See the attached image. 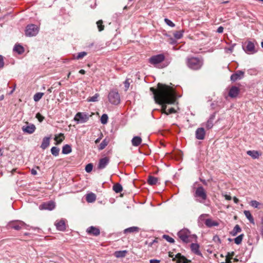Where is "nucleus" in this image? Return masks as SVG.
Wrapping results in <instances>:
<instances>
[{"label": "nucleus", "instance_id": "nucleus-56", "mask_svg": "<svg viewBox=\"0 0 263 263\" xmlns=\"http://www.w3.org/2000/svg\"><path fill=\"white\" fill-rule=\"evenodd\" d=\"M226 263H231V258L229 257L228 256L226 258Z\"/></svg>", "mask_w": 263, "mask_h": 263}, {"label": "nucleus", "instance_id": "nucleus-54", "mask_svg": "<svg viewBox=\"0 0 263 263\" xmlns=\"http://www.w3.org/2000/svg\"><path fill=\"white\" fill-rule=\"evenodd\" d=\"M223 31V28L221 26H220L217 29V32L218 33H222Z\"/></svg>", "mask_w": 263, "mask_h": 263}, {"label": "nucleus", "instance_id": "nucleus-8", "mask_svg": "<svg viewBox=\"0 0 263 263\" xmlns=\"http://www.w3.org/2000/svg\"><path fill=\"white\" fill-rule=\"evenodd\" d=\"M8 226L11 229L20 230L22 228H26L27 224L23 221L16 220L10 222L8 224Z\"/></svg>", "mask_w": 263, "mask_h": 263}, {"label": "nucleus", "instance_id": "nucleus-34", "mask_svg": "<svg viewBox=\"0 0 263 263\" xmlns=\"http://www.w3.org/2000/svg\"><path fill=\"white\" fill-rule=\"evenodd\" d=\"M87 54L85 51L81 52L78 53L77 55H74L73 58L76 60H80L83 59L85 56Z\"/></svg>", "mask_w": 263, "mask_h": 263}, {"label": "nucleus", "instance_id": "nucleus-18", "mask_svg": "<svg viewBox=\"0 0 263 263\" xmlns=\"http://www.w3.org/2000/svg\"><path fill=\"white\" fill-rule=\"evenodd\" d=\"M87 232L94 236H98L100 234V230L95 227L91 226L87 229Z\"/></svg>", "mask_w": 263, "mask_h": 263}, {"label": "nucleus", "instance_id": "nucleus-9", "mask_svg": "<svg viewBox=\"0 0 263 263\" xmlns=\"http://www.w3.org/2000/svg\"><path fill=\"white\" fill-rule=\"evenodd\" d=\"M195 197L201 198V200H199V201L201 203L206 200L207 198L206 193L202 186H199L197 188L195 193Z\"/></svg>", "mask_w": 263, "mask_h": 263}, {"label": "nucleus", "instance_id": "nucleus-23", "mask_svg": "<svg viewBox=\"0 0 263 263\" xmlns=\"http://www.w3.org/2000/svg\"><path fill=\"white\" fill-rule=\"evenodd\" d=\"M247 154L253 159L258 158L260 155V154L256 151H248L247 152Z\"/></svg>", "mask_w": 263, "mask_h": 263}, {"label": "nucleus", "instance_id": "nucleus-13", "mask_svg": "<svg viewBox=\"0 0 263 263\" xmlns=\"http://www.w3.org/2000/svg\"><path fill=\"white\" fill-rule=\"evenodd\" d=\"M244 76V72L242 71L238 70L231 76V80L232 81H236L238 80L242 79Z\"/></svg>", "mask_w": 263, "mask_h": 263}, {"label": "nucleus", "instance_id": "nucleus-17", "mask_svg": "<svg viewBox=\"0 0 263 263\" xmlns=\"http://www.w3.org/2000/svg\"><path fill=\"white\" fill-rule=\"evenodd\" d=\"M239 92V89L236 86H233L230 89L229 96L231 98L236 97Z\"/></svg>", "mask_w": 263, "mask_h": 263}, {"label": "nucleus", "instance_id": "nucleus-46", "mask_svg": "<svg viewBox=\"0 0 263 263\" xmlns=\"http://www.w3.org/2000/svg\"><path fill=\"white\" fill-rule=\"evenodd\" d=\"M163 238L165 240H166L168 242H171V243H173L175 241L174 239L173 238L170 237L168 235H164Z\"/></svg>", "mask_w": 263, "mask_h": 263}, {"label": "nucleus", "instance_id": "nucleus-60", "mask_svg": "<svg viewBox=\"0 0 263 263\" xmlns=\"http://www.w3.org/2000/svg\"><path fill=\"white\" fill-rule=\"evenodd\" d=\"M170 43H171V44H175V43H176V41H175V40H174V39H171Z\"/></svg>", "mask_w": 263, "mask_h": 263}, {"label": "nucleus", "instance_id": "nucleus-21", "mask_svg": "<svg viewBox=\"0 0 263 263\" xmlns=\"http://www.w3.org/2000/svg\"><path fill=\"white\" fill-rule=\"evenodd\" d=\"M142 142V139L139 136L134 137L132 140V145L134 146H139Z\"/></svg>", "mask_w": 263, "mask_h": 263}, {"label": "nucleus", "instance_id": "nucleus-28", "mask_svg": "<svg viewBox=\"0 0 263 263\" xmlns=\"http://www.w3.org/2000/svg\"><path fill=\"white\" fill-rule=\"evenodd\" d=\"M64 139V136L63 134L60 133L58 135H55L54 140L56 141V144H60Z\"/></svg>", "mask_w": 263, "mask_h": 263}, {"label": "nucleus", "instance_id": "nucleus-20", "mask_svg": "<svg viewBox=\"0 0 263 263\" xmlns=\"http://www.w3.org/2000/svg\"><path fill=\"white\" fill-rule=\"evenodd\" d=\"M246 51L249 53H254L255 52L254 44L251 42H249L246 46Z\"/></svg>", "mask_w": 263, "mask_h": 263}, {"label": "nucleus", "instance_id": "nucleus-30", "mask_svg": "<svg viewBox=\"0 0 263 263\" xmlns=\"http://www.w3.org/2000/svg\"><path fill=\"white\" fill-rule=\"evenodd\" d=\"M109 139L105 138L104 139L102 142L100 144L98 149L101 151L105 148V147L108 145L109 143Z\"/></svg>", "mask_w": 263, "mask_h": 263}, {"label": "nucleus", "instance_id": "nucleus-64", "mask_svg": "<svg viewBox=\"0 0 263 263\" xmlns=\"http://www.w3.org/2000/svg\"><path fill=\"white\" fill-rule=\"evenodd\" d=\"M52 87H50V88H49L47 90V91H48V92L50 93V92H52Z\"/></svg>", "mask_w": 263, "mask_h": 263}, {"label": "nucleus", "instance_id": "nucleus-39", "mask_svg": "<svg viewBox=\"0 0 263 263\" xmlns=\"http://www.w3.org/2000/svg\"><path fill=\"white\" fill-rule=\"evenodd\" d=\"M60 149L57 147L53 146L51 149V154L54 156H57L59 155Z\"/></svg>", "mask_w": 263, "mask_h": 263}, {"label": "nucleus", "instance_id": "nucleus-48", "mask_svg": "<svg viewBox=\"0 0 263 263\" xmlns=\"http://www.w3.org/2000/svg\"><path fill=\"white\" fill-rule=\"evenodd\" d=\"M260 203L256 200H252L250 202V205L254 208H257Z\"/></svg>", "mask_w": 263, "mask_h": 263}, {"label": "nucleus", "instance_id": "nucleus-51", "mask_svg": "<svg viewBox=\"0 0 263 263\" xmlns=\"http://www.w3.org/2000/svg\"><path fill=\"white\" fill-rule=\"evenodd\" d=\"M129 82L128 80H126L124 82V86L125 87V90H127L129 87Z\"/></svg>", "mask_w": 263, "mask_h": 263}, {"label": "nucleus", "instance_id": "nucleus-45", "mask_svg": "<svg viewBox=\"0 0 263 263\" xmlns=\"http://www.w3.org/2000/svg\"><path fill=\"white\" fill-rule=\"evenodd\" d=\"M93 168V165L91 163H89L86 165L85 167V171L87 173H90L91 172Z\"/></svg>", "mask_w": 263, "mask_h": 263}, {"label": "nucleus", "instance_id": "nucleus-47", "mask_svg": "<svg viewBox=\"0 0 263 263\" xmlns=\"http://www.w3.org/2000/svg\"><path fill=\"white\" fill-rule=\"evenodd\" d=\"M164 22L169 26H171L172 27H173L175 26V24L174 23H173L171 20H168V18H165Z\"/></svg>", "mask_w": 263, "mask_h": 263}, {"label": "nucleus", "instance_id": "nucleus-32", "mask_svg": "<svg viewBox=\"0 0 263 263\" xmlns=\"http://www.w3.org/2000/svg\"><path fill=\"white\" fill-rule=\"evenodd\" d=\"M158 178L153 176H149L147 182L150 185H155L158 182Z\"/></svg>", "mask_w": 263, "mask_h": 263}, {"label": "nucleus", "instance_id": "nucleus-2", "mask_svg": "<svg viewBox=\"0 0 263 263\" xmlns=\"http://www.w3.org/2000/svg\"><path fill=\"white\" fill-rule=\"evenodd\" d=\"M186 64L190 68L193 70H198L201 67L203 62L199 59L193 57L186 59Z\"/></svg>", "mask_w": 263, "mask_h": 263}, {"label": "nucleus", "instance_id": "nucleus-52", "mask_svg": "<svg viewBox=\"0 0 263 263\" xmlns=\"http://www.w3.org/2000/svg\"><path fill=\"white\" fill-rule=\"evenodd\" d=\"M4 66V62L3 57L0 55V68H3Z\"/></svg>", "mask_w": 263, "mask_h": 263}, {"label": "nucleus", "instance_id": "nucleus-55", "mask_svg": "<svg viewBox=\"0 0 263 263\" xmlns=\"http://www.w3.org/2000/svg\"><path fill=\"white\" fill-rule=\"evenodd\" d=\"M31 174H32L33 175H35L37 174L36 171L35 169H34V168H32L31 170Z\"/></svg>", "mask_w": 263, "mask_h": 263}, {"label": "nucleus", "instance_id": "nucleus-3", "mask_svg": "<svg viewBox=\"0 0 263 263\" xmlns=\"http://www.w3.org/2000/svg\"><path fill=\"white\" fill-rule=\"evenodd\" d=\"M179 238L184 243H189L192 241V239L196 238L195 235H191L190 232L186 229L180 230L177 234Z\"/></svg>", "mask_w": 263, "mask_h": 263}, {"label": "nucleus", "instance_id": "nucleus-29", "mask_svg": "<svg viewBox=\"0 0 263 263\" xmlns=\"http://www.w3.org/2000/svg\"><path fill=\"white\" fill-rule=\"evenodd\" d=\"M127 251L126 250L117 251L115 252L114 255L117 258H122L125 257Z\"/></svg>", "mask_w": 263, "mask_h": 263}, {"label": "nucleus", "instance_id": "nucleus-24", "mask_svg": "<svg viewBox=\"0 0 263 263\" xmlns=\"http://www.w3.org/2000/svg\"><path fill=\"white\" fill-rule=\"evenodd\" d=\"M243 213H244L245 215L246 216V218L249 220L250 222L254 224L255 221H254V218H253L251 213H250V212L249 211L245 210V211H244Z\"/></svg>", "mask_w": 263, "mask_h": 263}, {"label": "nucleus", "instance_id": "nucleus-57", "mask_svg": "<svg viewBox=\"0 0 263 263\" xmlns=\"http://www.w3.org/2000/svg\"><path fill=\"white\" fill-rule=\"evenodd\" d=\"M224 197H225V199L227 200H230L232 199L231 197L228 195H225Z\"/></svg>", "mask_w": 263, "mask_h": 263}, {"label": "nucleus", "instance_id": "nucleus-6", "mask_svg": "<svg viewBox=\"0 0 263 263\" xmlns=\"http://www.w3.org/2000/svg\"><path fill=\"white\" fill-rule=\"evenodd\" d=\"M165 59V56L163 54H159L151 57L148 61L149 63L154 65L156 67L160 68L158 65L163 62Z\"/></svg>", "mask_w": 263, "mask_h": 263}, {"label": "nucleus", "instance_id": "nucleus-49", "mask_svg": "<svg viewBox=\"0 0 263 263\" xmlns=\"http://www.w3.org/2000/svg\"><path fill=\"white\" fill-rule=\"evenodd\" d=\"M259 231L260 232V234L263 237V217L261 219L260 227H259Z\"/></svg>", "mask_w": 263, "mask_h": 263}, {"label": "nucleus", "instance_id": "nucleus-25", "mask_svg": "<svg viewBox=\"0 0 263 263\" xmlns=\"http://www.w3.org/2000/svg\"><path fill=\"white\" fill-rule=\"evenodd\" d=\"M86 199L88 202H93L96 199V196L92 193H89L87 194Z\"/></svg>", "mask_w": 263, "mask_h": 263}, {"label": "nucleus", "instance_id": "nucleus-33", "mask_svg": "<svg viewBox=\"0 0 263 263\" xmlns=\"http://www.w3.org/2000/svg\"><path fill=\"white\" fill-rule=\"evenodd\" d=\"M241 231V229L239 225L236 224L233 230L231 231V234L233 236H235L237 234V233L240 232Z\"/></svg>", "mask_w": 263, "mask_h": 263}, {"label": "nucleus", "instance_id": "nucleus-63", "mask_svg": "<svg viewBox=\"0 0 263 263\" xmlns=\"http://www.w3.org/2000/svg\"><path fill=\"white\" fill-rule=\"evenodd\" d=\"M208 216V215H207V214H202L200 216V218H202L203 217H205V216Z\"/></svg>", "mask_w": 263, "mask_h": 263}, {"label": "nucleus", "instance_id": "nucleus-40", "mask_svg": "<svg viewBox=\"0 0 263 263\" xmlns=\"http://www.w3.org/2000/svg\"><path fill=\"white\" fill-rule=\"evenodd\" d=\"M183 31L182 30L176 31L174 33V36L175 37V39L177 40L180 39L183 36Z\"/></svg>", "mask_w": 263, "mask_h": 263}, {"label": "nucleus", "instance_id": "nucleus-1", "mask_svg": "<svg viewBox=\"0 0 263 263\" xmlns=\"http://www.w3.org/2000/svg\"><path fill=\"white\" fill-rule=\"evenodd\" d=\"M150 90L154 94L155 102L162 105V113L168 115L176 112L175 109L172 107L169 109L168 111L166 110V104H172L176 101L175 93L171 87L166 85L159 83L157 89L151 87Z\"/></svg>", "mask_w": 263, "mask_h": 263}, {"label": "nucleus", "instance_id": "nucleus-62", "mask_svg": "<svg viewBox=\"0 0 263 263\" xmlns=\"http://www.w3.org/2000/svg\"><path fill=\"white\" fill-rule=\"evenodd\" d=\"M15 87H16V84H14V87H13V90H12L9 93L10 95H11L13 92V91L15 90Z\"/></svg>", "mask_w": 263, "mask_h": 263}, {"label": "nucleus", "instance_id": "nucleus-26", "mask_svg": "<svg viewBox=\"0 0 263 263\" xmlns=\"http://www.w3.org/2000/svg\"><path fill=\"white\" fill-rule=\"evenodd\" d=\"M205 225L208 227H212L213 226H218V223L216 221H213L211 219H207L205 221Z\"/></svg>", "mask_w": 263, "mask_h": 263}, {"label": "nucleus", "instance_id": "nucleus-19", "mask_svg": "<svg viewBox=\"0 0 263 263\" xmlns=\"http://www.w3.org/2000/svg\"><path fill=\"white\" fill-rule=\"evenodd\" d=\"M191 249L192 251L199 256H201L202 254L199 250V246L196 243H193L191 245Z\"/></svg>", "mask_w": 263, "mask_h": 263}, {"label": "nucleus", "instance_id": "nucleus-58", "mask_svg": "<svg viewBox=\"0 0 263 263\" xmlns=\"http://www.w3.org/2000/svg\"><path fill=\"white\" fill-rule=\"evenodd\" d=\"M233 200L235 203H237L239 202V199L236 197L233 198Z\"/></svg>", "mask_w": 263, "mask_h": 263}, {"label": "nucleus", "instance_id": "nucleus-61", "mask_svg": "<svg viewBox=\"0 0 263 263\" xmlns=\"http://www.w3.org/2000/svg\"><path fill=\"white\" fill-rule=\"evenodd\" d=\"M101 139V137L98 138L97 139H96V141H95V143L97 144V143H99Z\"/></svg>", "mask_w": 263, "mask_h": 263}, {"label": "nucleus", "instance_id": "nucleus-43", "mask_svg": "<svg viewBox=\"0 0 263 263\" xmlns=\"http://www.w3.org/2000/svg\"><path fill=\"white\" fill-rule=\"evenodd\" d=\"M108 121V116L106 114H103L101 117V122L103 124L107 123Z\"/></svg>", "mask_w": 263, "mask_h": 263}, {"label": "nucleus", "instance_id": "nucleus-35", "mask_svg": "<svg viewBox=\"0 0 263 263\" xmlns=\"http://www.w3.org/2000/svg\"><path fill=\"white\" fill-rule=\"evenodd\" d=\"M13 50L14 51L17 52L18 54H21L24 51V48L20 45H15Z\"/></svg>", "mask_w": 263, "mask_h": 263}, {"label": "nucleus", "instance_id": "nucleus-5", "mask_svg": "<svg viewBox=\"0 0 263 263\" xmlns=\"http://www.w3.org/2000/svg\"><path fill=\"white\" fill-rule=\"evenodd\" d=\"M91 116V115H89L86 112H79L75 115L74 120L77 121V123H85Z\"/></svg>", "mask_w": 263, "mask_h": 263}, {"label": "nucleus", "instance_id": "nucleus-27", "mask_svg": "<svg viewBox=\"0 0 263 263\" xmlns=\"http://www.w3.org/2000/svg\"><path fill=\"white\" fill-rule=\"evenodd\" d=\"M215 118V116L212 115L210 116V118L208 120L206 123V127L208 129L211 128L213 126V121Z\"/></svg>", "mask_w": 263, "mask_h": 263}, {"label": "nucleus", "instance_id": "nucleus-15", "mask_svg": "<svg viewBox=\"0 0 263 263\" xmlns=\"http://www.w3.org/2000/svg\"><path fill=\"white\" fill-rule=\"evenodd\" d=\"M205 134L203 128H198L196 131V138L199 140H203L204 138Z\"/></svg>", "mask_w": 263, "mask_h": 263}, {"label": "nucleus", "instance_id": "nucleus-36", "mask_svg": "<svg viewBox=\"0 0 263 263\" xmlns=\"http://www.w3.org/2000/svg\"><path fill=\"white\" fill-rule=\"evenodd\" d=\"M122 189V185L119 183H117L113 186V190L117 193H120Z\"/></svg>", "mask_w": 263, "mask_h": 263}, {"label": "nucleus", "instance_id": "nucleus-11", "mask_svg": "<svg viewBox=\"0 0 263 263\" xmlns=\"http://www.w3.org/2000/svg\"><path fill=\"white\" fill-rule=\"evenodd\" d=\"M22 129L24 133L31 134L35 131V126L33 124L27 123V125L23 126Z\"/></svg>", "mask_w": 263, "mask_h": 263}, {"label": "nucleus", "instance_id": "nucleus-4", "mask_svg": "<svg viewBox=\"0 0 263 263\" xmlns=\"http://www.w3.org/2000/svg\"><path fill=\"white\" fill-rule=\"evenodd\" d=\"M108 98L109 102L114 105H118L120 103V97L118 91L111 90L109 92Z\"/></svg>", "mask_w": 263, "mask_h": 263}, {"label": "nucleus", "instance_id": "nucleus-7", "mask_svg": "<svg viewBox=\"0 0 263 263\" xmlns=\"http://www.w3.org/2000/svg\"><path fill=\"white\" fill-rule=\"evenodd\" d=\"M38 32V27L34 24H30L26 27L25 34L28 36H33L36 35Z\"/></svg>", "mask_w": 263, "mask_h": 263}, {"label": "nucleus", "instance_id": "nucleus-38", "mask_svg": "<svg viewBox=\"0 0 263 263\" xmlns=\"http://www.w3.org/2000/svg\"><path fill=\"white\" fill-rule=\"evenodd\" d=\"M139 228L136 227H133L129 228H127L124 230V233H132L134 232H138Z\"/></svg>", "mask_w": 263, "mask_h": 263}, {"label": "nucleus", "instance_id": "nucleus-44", "mask_svg": "<svg viewBox=\"0 0 263 263\" xmlns=\"http://www.w3.org/2000/svg\"><path fill=\"white\" fill-rule=\"evenodd\" d=\"M99 95L98 93H96L93 96L87 99L88 102H96L98 101V98Z\"/></svg>", "mask_w": 263, "mask_h": 263}, {"label": "nucleus", "instance_id": "nucleus-10", "mask_svg": "<svg viewBox=\"0 0 263 263\" xmlns=\"http://www.w3.org/2000/svg\"><path fill=\"white\" fill-rule=\"evenodd\" d=\"M55 206V203L53 201H50L41 204L39 206V209L41 210H48L51 211L54 209Z\"/></svg>", "mask_w": 263, "mask_h": 263}, {"label": "nucleus", "instance_id": "nucleus-41", "mask_svg": "<svg viewBox=\"0 0 263 263\" xmlns=\"http://www.w3.org/2000/svg\"><path fill=\"white\" fill-rule=\"evenodd\" d=\"M243 237V234H241V235H239L238 236L236 237L234 239L235 243L237 245L240 244L242 241Z\"/></svg>", "mask_w": 263, "mask_h": 263}, {"label": "nucleus", "instance_id": "nucleus-14", "mask_svg": "<svg viewBox=\"0 0 263 263\" xmlns=\"http://www.w3.org/2000/svg\"><path fill=\"white\" fill-rule=\"evenodd\" d=\"M176 259L177 263H189L190 262L185 257L182 256L180 253L177 254L175 258L173 259V260Z\"/></svg>", "mask_w": 263, "mask_h": 263}, {"label": "nucleus", "instance_id": "nucleus-53", "mask_svg": "<svg viewBox=\"0 0 263 263\" xmlns=\"http://www.w3.org/2000/svg\"><path fill=\"white\" fill-rule=\"evenodd\" d=\"M160 260L158 259H151L149 260V263H160Z\"/></svg>", "mask_w": 263, "mask_h": 263}, {"label": "nucleus", "instance_id": "nucleus-50", "mask_svg": "<svg viewBox=\"0 0 263 263\" xmlns=\"http://www.w3.org/2000/svg\"><path fill=\"white\" fill-rule=\"evenodd\" d=\"M36 118L40 122L43 121V120L44 119V117L43 116H42L40 113L36 114Z\"/></svg>", "mask_w": 263, "mask_h": 263}, {"label": "nucleus", "instance_id": "nucleus-42", "mask_svg": "<svg viewBox=\"0 0 263 263\" xmlns=\"http://www.w3.org/2000/svg\"><path fill=\"white\" fill-rule=\"evenodd\" d=\"M97 27L99 31H101L104 30V26L103 25V21L99 20L97 22Z\"/></svg>", "mask_w": 263, "mask_h": 263}, {"label": "nucleus", "instance_id": "nucleus-37", "mask_svg": "<svg viewBox=\"0 0 263 263\" xmlns=\"http://www.w3.org/2000/svg\"><path fill=\"white\" fill-rule=\"evenodd\" d=\"M44 93L37 92L35 93L33 96V99L35 102H38L43 96Z\"/></svg>", "mask_w": 263, "mask_h": 263}, {"label": "nucleus", "instance_id": "nucleus-31", "mask_svg": "<svg viewBox=\"0 0 263 263\" xmlns=\"http://www.w3.org/2000/svg\"><path fill=\"white\" fill-rule=\"evenodd\" d=\"M72 151L71 146L68 144L63 146L62 148V153L64 154H68Z\"/></svg>", "mask_w": 263, "mask_h": 263}, {"label": "nucleus", "instance_id": "nucleus-12", "mask_svg": "<svg viewBox=\"0 0 263 263\" xmlns=\"http://www.w3.org/2000/svg\"><path fill=\"white\" fill-rule=\"evenodd\" d=\"M109 159L108 157H105L101 159L99 162L98 167L99 169L104 168L108 164Z\"/></svg>", "mask_w": 263, "mask_h": 263}, {"label": "nucleus", "instance_id": "nucleus-22", "mask_svg": "<svg viewBox=\"0 0 263 263\" xmlns=\"http://www.w3.org/2000/svg\"><path fill=\"white\" fill-rule=\"evenodd\" d=\"M50 139V137H45L43 138L42 144L41 145V147L42 149H45L49 145Z\"/></svg>", "mask_w": 263, "mask_h": 263}, {"label": "nucleus", "instance_id": "nucleus-59", "mask_svg": "<svg viewBox=\"0 0 263 263\" xmlns=\"http://www.w3.org/2000/svg\"><path fill=\"white\" fill-rule=\"evenodd\" d=\"M79 73H81V74H84L85 73V71L83 69H81L80 71H79Z\"/></svg>", "mask_w": 263, "mask_h": 263}, {"label": "nucleus", "instance_id": "nucleus-16", "mask_svg": "<svg viewBox=\"0 0 263 263\" xmlns=\"http://www.w3.org/2000/svg\"><path fill=\"white\" fill-rule=\"evenodd\" d=\"M55 226L57 229L59 231H63L66 229L65 222L63 219L57 221L55 222Z\"/></svg>", "mask_w": 263, "mask_h": 263}]
</instances>
